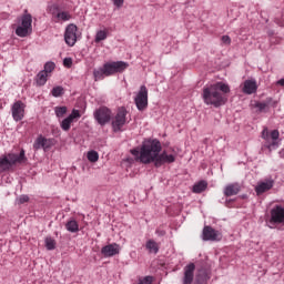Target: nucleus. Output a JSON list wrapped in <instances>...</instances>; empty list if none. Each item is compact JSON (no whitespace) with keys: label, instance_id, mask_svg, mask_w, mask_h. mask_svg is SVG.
I'll use <instances>...</instances> for the list:
<instances>
[{"label":"nucleus","instance_id":"nucleus-1","mask_svg":"<svg viewBox=\"0 0 284 284\" xmlns=\"http://www.w3.org/2000/svg\"><path fill=\"white\" fill-rule=\"evenodd\" d=\"M162 146L159 140H148L144 141L141 150L133 149L131 154L139 159L141 163H154L155 168H161L165 163H174L176 161V154L169 153L163 151L161 153Z\"/></svg>","mask_w":284,"mask_h":284},{"label":"nucleus","instance_id":"nucleus-2","mask_svg":"<svg viewBox=\"0 0 284 284\" xmlns=\"http://www.w3.org/2000/svg\"><path fill=\"white\" fill-rule=\"evenodd\" d=\"M230 92V85L217 82L203 89L202 99L206 105H213V108H221L227 103V94Z\"/></svg>","mask_w":284,"mask_h":284},{"label":"nucleus","instance_id":"nucleus-3","mask_svg":"<svg viewBox=\"0 0 284 284\" xmlns=\"http://www.w3.org/2000/svg\"><path fill=\"white\" fill-rule=\"evenodd\" d=\"M128 68H129V64L123 61L106 62L103 64L102 68L93 70V77L95 81H103L105 77H112V74L125 72Z\"/></svg>","mask_w":284,"mask_h":284},{"label":"nucleus","instance_id":"nucleus-4","mask_svg":"<svg viewBox=\"0 0 284 284\" xmlns=\"http://www.w3.org/2000/svg\"><path fill=\"white\" fill-rule=\"evenodd\" d=\"M28 158H26V151L21 150L19 154L17 153H8L7 155L0 156V174L3 172H10L13 165L17 163H26Z\"/></svg>","mask_w":284,"mask_h":284},{"label":"nucleus","instance_id":"nucleus-5","mask_svg":"<svg viewBox=\"0 0 284 284\" xmlns=\"http://www.w3.org/2000/svg\"><path fill=\"white\" fill-rule=\"evenodd\" d=\"M278 136H281L278 130H273L270 132L267 128H264L262 131V139H264L265 142L262 145V150H268V152L276 150V148H278Z\"/></svg>","mask_w":284,"mask_h":284},{"label":"nucleus","instance_id":"nucleus-6","mask_svg":"<svg viewBox=\"0 0 284 284\" xmlns=\"http://www.w3.org/2000/svg\"><path fill=\"white\" fill-rule=\"evenodd\" d=\"M270 227H274V225H284V206L283 205H275L270 211V219H268Z\"/></svg>","mask_w":284,"mask_h":284},{"label":"nucleus","instance_id":"nucleus-7","mask_svg":"<svg viewBox=\"0 0 284 284\" xmlns=\"http://www.w3.org/2000/svg\"><path fill=\"white\" fill-rule=\"evenodd\" d=\"M32 32V14L26 13L21 17V26L16 29L17 37H26Z\"/></svg>","mask_w":284,"mask_h":284},{"label":"nucleus","instance_id":"nucleus-8","mask_svg":"<svg viewBox=\"0 0 284 284\" xmlns=\"http://www.w3.org/2000/svg\"><path fill=\"white\" fill-rule=\"evenodd\" d=\"M126 116L128 110H125V108H120L111 122L113 132H121V129L123 128V125H125L128 121Z\"/></svg>","mask_w":284,"mask_h":284},{"label":"nucleus","instance_id":"nucleus-9","mask_svg":"<svg viewBox=\"0 0 284 284\" xmlns=\"http://www.w3.org/2000/svg\"><path fill=\"white\" fill-rule=\"evenodd\" d=\"M93 116L99 125H106L112 120V111L108 106H100L94 111Z\"/></svg>","mask_w":284,"mask_h":284},{"label":"nucleus","instance_id":"nucleus-10","mask_svg":"<svg viewBox=\"0 0 284 284\" xmlns=\"http://www.w3.org/2000/svg\"><path fill=\"white\" fill-rule=\"evenodd\" d=\"M134 103L140 112L148 109V87H140V90L134 98Z\"/></svg>","mask_w":284,"mask_h":284},{"label":"nucleus","instance_id":"nucleus-11","mask_svg":"<svg viewBox=\"0 0 284 284\" xmlns=\"http://www.w3.org/2000/svg\"><path fill=\"white\" fill-rule=\"evenodd\" d=\"M11 114L13 121H23V116H26V104L21 100L16 101L11 106Z\"/></svg>","mask_w":284,"mask_h":284},{"label":"nucleus","instance_id":"nucleus-12","mask_svg":"<svg viewBox=\"0 0 284 284\" xmlns=\"http://www.w3.org/2000/svg\"><path fill=\"white\" fill-rule=\"evenodd\" d=\"M77 26L72 23L65 28L64 41L70 48H72L77 43Z\"/></svg>","mask_w":284,"mask_h":284},{"label":"nucleus","instance_id":"nucleus-13","mask_svg":"<svg viewBox=\"0 0 284 284\" xmlns=\"http://www.w3.org/2000/svg\"><path fill=\"white\" fill-rule=\"evenodd\" d=\"M121 253V246L116 243H112L105 245L101 248V254L104 258H111L112 256H116V254Z\"/></svg>","mask_w":284,"mask_h":284},{"label":"nucleus","instance_id":"nucleus-14","mask_svg":"<svg viewBox=\"0 0 284 284\" xmlns=\"http://www.w3.org/2000/svg\"><path fill=\"white\" fill-rule=\"evenodd\" d=\"M202 240L204 241H221V233L212 226H204L202 231Z\"/></svg>","mask_w":284,"mask_h":284},{"label":"nucleus","instance_id":"nucleus-15","mask_svg":"<svg viewBox=\"0 0 284 284\" xmlns=\"http://www.w3.org/2000/svg\"><path fill=\"white\" fill-rule=\"evenodd\" d=\"M196 270V265L194 263H190L184 266V275L182 278L183 284H192L194 283V272Z\"/></svg>","mask_w":284,"mask_h":284},{"label":"nucleus","instance_id":"nucleus-16","mask_svg":"<svg viewBox=\"0 0 284 284\" xmlns=\"http://www.w3.org/2000/svg\"><path fill=\"white\" fill-rule=\"evenodd\" d=\"M74 119H81V113H79V110H73L72 113L61 122V128L64 130V132L70 130L72 123H74Z\"/></svg>","mask_w":284,"mask_h":284},{"label":"nucleus","instance_id":"nucleus-17","mask_svg":"<svg viewBox=\"0 0 284 284\" xmlns=\"http://www.w3.org/2000/svg\"><path fill=\"white\" fill-rule=\"evenodd\" d=\"M50 145V139L43 138V135H39L33 143V150H48Z\"/></svg>","mask_w":284,"mask_h":284},{"label":"nucleus","instance_id":"nucleus-18","mask_svg":"<svg viewBox=\"0 0 284 284\" xmlns=\"http://www.w3.org/2000/svg\"><path fill=\"white\" fill-rule=\"evenodd\" d=\"M272 187H274V180H266L256 185L255 192L257 195L265 194V192H268Z\"/></svg>","mask_w":284,"mask_h":284},{"label":"nucleus","instance_id":"nucleus-19","mask_svg":"<svg viewBox=\"0 0 284 284\" xmlns=\"http://www.w3.org/2000/svg\"><path fill=\"white\" fill-rule=\"evenodd\" d=\"M241 192V184L231 183L224 187V196H236Z\"/></svg>","mask_w":284,"mask_h":284},{"label":"nucleus","instance_id":"nucleus-20","mask_svg":"<svg viewBox=\"0 0 284 284\" xmlns=\"http://www.w3.org/2000/svg\"><path fill=\"white\" fill-rule=\"evenodd\" d=\"M195 278L197 284H207V281H210V273L205 268H200Z\"/></svg>","mask_w":284,"mask_h":284},{"label":"nucleus","instance_id":"nucleus-21","mask_svg":"<svg viewBox=\"0 0 284 284\" xmlns=\"http://www.w3.org/2000/svg\"><path fill=\"white\" fill-rule=\"evenodd\" d=\"M244 94H254L256 92V81L246 80L243 87Z\"/></svg>","mask_w":284,"mask_h":284},{"label":"nucleus","instance_id":"nucleus-22","mask_svg":"<svg viewBox=\"0 0 284 284\" xmlns=\"http://www.w3.org/2000/svg\"><path fill=\"white\" fill-rule=\"evenodd\" d=\"M48 77H50L45 71H40L36 77L37 85H45L48 83Z\"/></svg>","mask_w":284,"mask_h":284},{"label":"nucleus","instance_id":"nucleus-23","mask_svg":"<svg viewBox=\"0 0 284 284\" xmlns=\"http://www.w3.org/2000/svg\"><path fill=\"white\" fill-rule=\"evenodd\" d=\"M145 247L150 254H159V244L154 240H149Z\"/></svg>","mask_w":284,"mask_h":284},{"label":"nucleus","instance_id":"nucleus-24","mask_svg":"<svg viewBox=\"0 0 284 284\" xmlns=\"http://www.w3.org/2000/svg\"><path fill=\"white\" fill-rule=\"evenodd\" d=\"M205 190H207L206 181H200L199 183L193 185V192L195 194H201V192H205Z\"/></svg>","mask_w":284,"mask_h":284},{"label":"nucleus","instance_id":"nucleus-25","mask_svg":"<svg viewBox=\"0 0 284 284\" xmlns=\"http://www.w3.org/2000/svg\"><path fill=\"white\" fill-rule=\"evenodd\" d=\"M270 105H272V98H267L264 102H257L255 108L258 109V112H265Z\"/></svg>","mask_w":284,"mask_h":284},{"label":"nucleus","instance_id":"nucleus-26","mask_svg":"<svg viewBox=\"0 0 284 284\" xmlns=\"http://www.w3.org/2000/svg\"><path fill=\"white\" fill-rule=\"evenodd\" d=\"M65 227L68 232H71L72 234H74L79 231V223L75 220H71L67 222Z\"/></svg>","mask_w":284,"mask_h":284},{"label":"nucleus","instance_id":"nucleus-27","mask_svg":"<svg viewBox=\"0 0 284 284\" xmlns=\"http://www.w3.org/2000/svg\"><path fill=\"white\" fill-rule=\"evenodd\" d=\"M55 17L58 18V21H70V19H72V14L68 11H60Z\"/></svg>","mask_w":284,"mask_h":284},{"label":"nucleus","instance_id":"nucleus-28","mask_svg":"<svg viewBox=\"0 0 284 284\" xmlns=\"http://www.w3.org/2000/svg\"><path fill=\"white\" fill-rule=\"evenodd\" d=\"M105 39H108V31L100 30L97 32L94 41L95 43H101V41H105Z\"/></svg>","mask_w":284,"mask_h":284},{"label":"nucleus","instance_id":"nucleus-29","mask_svg":"<svg viewBox=\"0 0 284 284\" xmlns=\"http://www.w3.org/2000/svg\"><path fill=\"white\" fill-rule=\"evenodd\" d=\"M44 243H45L47 250L49 251L55 250L57 247V241H54V239L52 237H45Z\"/></svg>","mask_w":284,"mask_h":284},{"label":"nucleus","instance_id":"nucleus-30","mask_svg":"<svg viewBox=\"0 0 284 284\" xmlns=\"http://www.w3.org/2000/svg\"><path fill=\"white\" fill-rule=\"evenodd\" d=\"M87 159L90 163H97V161H99V153L97 151H89Z\"/></svg>","mask_w":284,"mask_h":284},{"label":"nucleus","instance_id":"nucleus-31","mask_svg":"<svg viewBox=\"0 0 284 284\" xmlns=\"http://www.w3.org/2000/svg\"><path fill=\"white\" fill-rule=\"evenodd\" d=\"M54 68H57V64H54V62H47L44 64V69L42 70V72H45V74H48L50 77V74H52V71L54 70Z\"/></svg>","mask_w":284,"mask_h":284},{"label":"nucleus","instance_id":"nucleus-32","mask_svg":"<svg viewBox=\"0 0 284 284\" xmlns=\"http://www.w3.org/2000/svg\"><path fill=\"white\" fill-rule=\"evenodd\" d=\"M51 94H52V97H55V98L63 97V94H64L63 87H61V85L54 87L51 90Z\"/></svg>","mask_w":284,"mask_h":284},{"label":"nucleus","instance_id":"nucleus-33","mask_svg":"<svg viewBox=\"0 0 284 284\" xmlns=\"http://www.w3.org/2000/svg\"><path fill=\"white\" fill-rule=\"evenodd\" d=\"M55 116L61 118L68 112V106H55Z\"/></svg>","mask_w":284,"mask_h":284},{"label":"nucleus","instance_id":"nucleus-34","mask_svg":"<svg viewBox=\"0 0 284 284\" xmlns=\"http://www.w3.org/2000/svg\"><path fill=\"white\" fill-rule=\"evenodd\" d=\"M28 201H30V196H28V195H20L18 197L19 205H23V203H28Z\"/></svg>","mask_w":284,"mask_h":284},{"label":"nucleus","instance_id":"nucleus-35","mask_svg":"<svg viewBox=\"0 0 284 284\" xmlns=\"http://www.w3.org/2000/svg\"><path fill=\"white\" fill-rule=\"evenodd\" d=\"M152 276H145L144 278L140 280L139 284H152Z\"/></svg>","mask_w":284,"mask_h":284},{"label":"nucleus","instance_id":"nucleus-36","mask_svg":"<svg viewBox=\"0 0 284 284\" xmlns=\"http://www.w3.org/2000/svg\"><path fill=\"white\" fill-rule=\"evenodd\" d=\"M63 65L64 68H72V58H64Z\"/></svg>","mask_w":284,"mask_h":284},{"label":"nucleus","instance_id":"nucleus-37","mask_svg":"<svg viewBox=\"0 0 284 284\" xmlns=\"http://www.w3.org/2000/svg\"><path fill=\"white\" fill-rule=\"evenodd\" d=\"M222 43H224V45H230V43H232V39L230 38V36H223Z\"/></svg>","mask_w":284,"mask_h":284},{"label":"nucleus","instance_id":"nucleus-38","mask_svg":"<svg viewBox=\"0 0 284 284\" xmlns=\"http://www.w3.org/2000/svg\"><path fill=\"white\" fill-rule=\"evenodd\" d=\"M114 6H116V8H122L123 7V0H113Z\"/></svg>","mask_w":284,"mask_h":284},{"label":"nucleus","instance_id":"nucleus-39","mask_svg":"<svg viewBox=\"0 0 284 284\" xmlns=\"http://www.w3.org/2000/svg\"><path fill=\"white\" fill-rule=\"evenodd\" d=\"M277 85L284 87V78H282L281 80L277 81Z\"/></svg>","mask_w":284,"mask_h":284},{"label":"nucleus","instance_id":"nucleus-40","mask_svg":"<svg viewBox=\"0 0 284 284\" xmlns=\"http://www.w3.org/2000/svg\"><path fill=\"white\" fill-rule=\"evenodd\" d=\"M283 152H284V150L280 151V154L282 155V154H283Z\"/></svg>","mask_w":284,"mask_h":284},{"label":"nucleus","instance_id":"nucleus-41","mask_svg":"<svg viewBox=\"0 0 284 284\" xmlns=\"http://www.w3.org/2000/svg\"><path fill=\"white\" fill-rule=\"evenodd\" d=\"M281 26H284V23H281Z\"/></svg>","mask_w":284,"mask_h":284}]
</instances>
